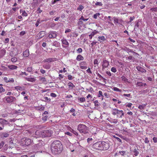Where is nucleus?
<instances>
[{"instance_id":"51","label":"nucleus","mask_w":157,"mask_h":157,"mask_svg":"<svg viewBox=\"0 0 157 157\" xmlns=\"http://www.w3.org/2000/svg\"><path fill=\"white\" fill-rule=\"evenodd\" d=\"M5 90L3 89V87L2 86L0 87V93H1L2 92H4Z\"/></svg>"},{"instance_id":"8","label":"nucleus","mask_w":157,"mask_h":157,"mask_svg":"<svg viewBox=\"0 0 157 157\" xmlns=\"http://www.w3.org/2000/svg\"><path fill=\"white\" fill-rule=\"evenodd\" d=\"M109 65V62L105 59H104L102 63V70L108 67Z\"/></svg>"},{"instance_id":"21","label":"nucleus","mask_w":157,"mask_h":157,"mask_svg":"<svg viewBox=\"0 0 157 157\" xmlns=\"http://www.w3.org/2000/svg\"><path fill=\"white\" fill-rule=\"evenodd\" d=\"M136 84L138 86L141 87L143 86H147V84L146 83L143 84L141 82H137Z\"/></svg>"},{"instance_id":"35","label":"nucleus","mask_w":157,"mask_h":157,"mask_svg":"<svg viewBox=\"0 0 157 157\" xmlns=\"http://www.w3.org/2000/svg\"><path fill=\"white\" fill-rule=\"evenodd\" d=\"M98 93L99 95H98V97H100V96H101L102 97V100H103V96L102 95V92L100 90L99 91Z\"/></svg>"},{"instance_id":"44","label":"nucleus","mask_w":157,"mask_h":157,"mask_svg":"<svg viewBox=\"0 0 157 157\" xmlns=\"http://www.w3.org/2000/svg\"><path fill=\"white\" fill-rule=\"evenodd\" d=\"M95 5L96 6H102V4L101 2H97L95 3Z\"/></svg>"},{"instance_id":"29","label":"nucleus","mask_w":157,"mask_h":157,"mask_svg":"<svg viewBox=\"0 0 157 157\" xmlns=\"http://www.w3.org/2000/svg\"><path fill=\"white\" fill-rule=\"evenodd\" d=\"M94 105L96 106H98L99 104L98 102V100H96L94 101Z\"/></svg>"},{"instance_id":"31","label":"nucleus","mask_w":157,"mask_h":157,"mask_svg":"<svg viewBox=\"0 0 157 157\" xmlns=\"http://www.w3.org/2000/svg\"><path fill=\"white\" fill-rule=\"evenodd\" d=\"M145 105H139V106L138 107V108L140 109H141V110L144 109V108L145 107Z\"/></svg>"},{"instance_id":"4","label":"nucleus","mask_w":157,"mask_h":157,"mask_svg":"<svg viewBox=\"0 0 157 157\" xmlns=\"http://www.w3.org/2000/svg\"><path fill=\"white\" fill-rule=\"evenodd\" d=\"M102 143L100 142H97L93 145V147L96 150H102Z\"/></svg>"},{"instance_id":"19","label":"nucleus","mask_w":157,"mask_h":157,"mask_svg":"<svg viewBox=\"0 0 157 157\" xmlns=\"http://www.w3.org/2000/svg\"><path fill=\"white\" fill-rule=\"evenodd\" d=\"M83 57L81 55H78L77 57L76 60L78 61H80L81 60H83Z\"/></svg>"},{"instance_id":"2","label":"nucleus","mask_w":157,"mask_h":157,"mask_svg":"<svg viewBox=\"0 0 157 157\" xmlns=\"http://www.w3.org/2000/svg\"><path fill=\"white\" fill-rule=\"evenodd\" d=\"M78 130L81 133L86 134L88 133V128L86 125L83 124H79L78 126Z\"/></svg>"},{"instance_id":"64","label":"nucleus","mask_w":157,"mask_h":157,"mask_svg":"<svg viewBox=\"0 0 157 157\" xmlns=\"http://www.w3.org/2000/svg\"><path fill=\"white\" fill-rule=\"evenodd\" d=\"M151 10L154 11H157V8H151Z\"/></svg>"},{"instance_id":"30","label":"nucleus","mask_w":157,"mask_h":157,"mask_svg":"<svg viewBox=\"0 0 157 157\" xmlns=\"http://www.w3.org/2000/svg\"><path fill=\"white\" fill-rule=\"evenodd\" d=\"M43 117H42V120H43L44 121H46L47 120V119L48 118V116L47 115H44V116H43Z\"/></svg>"},{"instance_id":"22","label":"nucleus","mask_w":157,"mask_h":157,"mask_svg":"<svg viewBox=\"0 0 157 157\" xmlns=\"http://www.w3.org/2000/svg\"><path fill=\"white\" fill-rule=\"evenodd\" d=\"M113 110H114V111H115V112H112V114L113 115H115L117 114H119V110H118L117 109H113Z\"/></svg>"},{"instance_id":"59","label":"nucleus","mask_w":157,"mask_h":157,"mask_svg":"<svg viewBox=\"0 0 157 157\" xmlns=\"http://www.w3.org/2000/svg\"><path fill=\"white\" fill-rule=\"evenodd\" d=\"M80 68L82 69H86L87 68V67L86 66H83L81 65Z\"/></svg>"},{"instance_id":"40","label":"nucleus","mask_w":157,"mask_h":157,"mask_svg":"<svg viewBox=\"0 0 157 157\" xmlns=\"http://www.w3.org/2000/svg\"><path fill=\"white\" fill-rule=\"evenodd\" d=\"M100 15L99 13H96V14H94L93 17L95 19H96L98 16H99Z\"/></svg>"},{"instance_id":"49","label":"nucleus","mask_w":157,"mask_h":157,"mask_svg":"<svg viewBox=\"0 0 157 157\" xmlns=\"http://www.w3.org/2000/svg\"><path fill=\"white\" fill-rule=\"evenodd\" d=\"M97 75L98 76L99 78H102L104 80H105V79L103 78V77L101 76V75H100L98 73L97 74Z\"/></svg>"},{"instance_id":"12","label":"nucleus","mask_w":157,"mask_h":157,"mask_svg":"<svg viewBox=\"0 0 157 157\" xmlns=\"http://www.w3.org/2000/svg\"><path fill=\"white\" fill-rule=\"evenodd\" d=\"M8 122L2 118H0V124L2 125V126L4 127V125L8 124Z\"/></svg>"},{"instance_id":"24","label":"nucleus","mask_w":157,"mask_h":157,"mask_svg":"<svg viewBox=\"0 0 157 157\" xmlns=\"http://www.w3.org/2000/svg\"><path fill=\"white\" fill-rule=\"evenodd\" d=\"M26 79L29 81L31 82H34L36 80L34 78H25Z\"/></svg>"},{"instance_id":"42","label":"nucleus","mask_w":157,"mask_h":157,"mask_svg":"<svg viewBox=\"0 0 157 157\" xmlns=\"http://www.w3.org/2000/svg\"><path fill=\"white\" fill-rule=\"evenodd\" d=\"M121 78L122 79V80L124 81H127L128 80V79L124 76H122L121 77Z\"/></svg>"},{"instance_id":"47","label":"nucleus","mask_w":157,"mask_h":157,"mask_svg":"<svg viewBox=\"0 0 157 157\" xmlns=\"http://www.w3.org/2000/svg\"><path fill=\"white\" fill-rule=\"evenodd\" d=\"M80 65L83 66H86V63L85 62H82L80 63Z\"/></svg>"},{"instance_id":"55","label":"nucleus","mask_w":157,"mask_h":157,"mask_svg":"<svg viewBox=\"0 0 157 157\" xmlns=\"http://www.w3.org/2000/svg\"><path fill=\"white\" fill-rule=\"evenodd\" d=\"M94 64H98V61L97 59L94 60Z\"/></svg>"},{"instance_id":"6","label":"nucleus","mask_w":157,"mask_h":157,"mask_svg":"<svg viewBox=\"0 0 157 157\" xmlns=\"http://www.w3.org/2000/svg\"><path fill=\"white\" fill-rule=\"evenodd\" d=\"M101 143H102V145H101L102 150H106L109 148V145L108 143L103 141L101 142Z\"/></svg>"},{"instance_id":"10","label":"nucleus","mask_w":157,"mask_h":157,"mask_svg":"<svg viewBox=\"0 0 157 157\" xmlns=\"http://www.w3.org/2000/svg\"><path fill=\"white\" fill-rule=\"evenodd\" d=\"M9 134L8 133L2 132L0 133V136L2 138L4 139L8 137Z\"/></svg>"},{"instance_id":"39","label":"nucleus","mask_w":157,"mask_h":157,"mask_svg":"<svg viewBox=\"0 0 157 157\" xmlns=\"http://www.w3.org/2000/svg\"><path fill=\"white\" fill-rule=\"evenodd\" d=\"M111 71L113 72H115L117 71V69H116V68L115 67H112L111 68Z\"/></svg>"},{"instance_id":"34","label":"nucleus","mask_w":157,"mask_h":157,"mask_svg":"<svg viewBox=\"0 0 157 157\" xmlns=\"http://www.w3.org/2000/svg\"><path fill=\"white\" fill-rule=\"evenodd\" d=\"M113 90L116 91L117 92H121V90L119 89V88L116 87H114L113 88Z\"/></svg>"},{"instance_id":"50","label":"nucleus","mask_w":157,"mask_h":157,"mask_svg":"<svg viewBox=\"0 0 157 157\" xmlns=\"http://www.w3.org/2000/svg\"><path fill=\"white\" fill-rule=\"evenodd\" d=\"M79 100L81 102H84L85 101V99L84 98H81Z\"/></svg>"},{"instance_id":"54","label":"nucleus","mask_w":157,"mask_h":157,"mask_svg":"<svg viewBox=\"0 0 157 157\" xmlns=\"http://www.w3.org/2000/svg\"><path fill=\"white\" fill-rule=\"evenodd\" d=\"M11 60L13 62H15L17 61V59L16 58H13L11 59Z\"/></svg>"},{"instance_id":"9","label":"nucleus","mask_w":157,"mask_h":157,"mask_svg":"<svg viewBox=\"0 0 157 157\" xmlns=\"http://www.w3.org/2000/svg\"><path fill=\"white\" fill-rule=\"evenodd\" d=\"M23 143L26 146H29L31 143V140L28 138H25L24 140Z\"/></svg>"},{"instance_id":"58","label":"nucleus","mask_w":157,"mask_h":157,"mask_svg":"<svg viewBox=\"0 0 157 157\" xmlns=\"http://www.w3.org/2000/svg\"><path fill=\"white\" fill-rule=\"evenodd\" d=\"M37 11H38L37 13H40L42 11V10H40V8L39 7L37 9Z\"/></svg>"},{"instance_id":"14","label":"nucleus","mask_w":157,"mask_h":157,"mask_svg":"<svg viewBox=\"0 0 157 157\" xmlns=\"http://www.w3.org/2000/svg\"><path fill=\"white\" fill-rule=\"evenodd\" d=\"M98 38V40L101 42L102 41H104L106 40L107 39V37H105L104 36H99Z\"/></svg>"},{"instance_id":"52","label":"nucleus","mask_w":157,"mask_h":157,"mask_svg":"<svg viewBox=\"0 0 157 157\" xmlns=\"http://www.w3.org/2000/svg\"><path fill=\"white\" fill-rule=\"evenodd\" d=\"M77 51L78 53H80L82 52V49L81 48H79L77 50Z\"/></svg>"},{"instance_id":"38","label":"nucleus","mask_w":157,"mask_h":157,"mask_svg":"<svg viewBox=\"0 0 157 157\" xmlns=\"http://www.w3.org/2000/svg\"><path fill=\"white\" fill-rule=\"evenodd\" d=\"M126 151H119V153L120 154L122 155H124L125 154Z\"/></svg>"},{"instance_id":"3","label":"nucleus","mask_w":157,"mask_h":157,"mask_svg":"<svg viewBox=\"0 0 157 157\" xmlns=\"http://www.w3.org/2000/svg\"><path fill=\"white\" fill-rule=\"evenodd\" d=\"M40 133L42 137H51L52 132L51 130H46L41 131Z\"/></svg>"},{"instance_id":"43","label":"nucleus","mask_w":157,"mask_h":157,"mask_svg":"<svg viewBox=\"0 0 157 157\" xmlns=\"http://www.w3.org/2000/svg\"><path fill=\"white\" fill-rule=\"evenodd\" d=\"M5 144L4 142L3 141H2L0 143V149L3 146V145Z\"/></svg>"},{"instance_id":"61","label":"nucleus","mask_w":157,"mask_h":157,"mask_svg":"<svg viewBox=\"0 0 157 157\" xmlns=\"http://www.w3.org/2000/svg\"><path fill=\"white\" fill-rule=\"evenodd\" d=\"M55 12V11L54 10L52 11L49 12V13L50 15H52Z\"/></svg>"},{"instance_id":"53","label":"nucleus","mask_w":157,"mask_h":157,"mask_svg":"<svg viewBox=\"0 0 157 157\" xmlns=\"http://www.w3.org/2000/svg\"><path fill=\"white\" fill-rule=\"evenodd\" d=\"M38 108V109L39 110H43L44 109V106L39 107Z\"/></svg>"},{"instance_id":"33","label":"nucleus","mask_w":157,"mask_h":157,"mask_svg":"<svg viewBox=\"0 0 157 157\" xmlns=\"http://www.w3.org/2000/svg\"><path fill=\"white\" fill-rule=\"evenodd\" d=\"M83 6L82 5H79L77 9L78 10L81 11L83 9Z\"/></svg>"},{"instance_id":"41","label":"nucleus","mask_w":157,"mask_h":157,"mask_svg":"<svg viewBox=\"0 0 157 157\" xmlns=\"http://www.w3.org/2000/svg\"><path fill=\"white\" fill-rule=\"evenodd\" d=\"M40 79L43 82L46 81V80L45 78L44 77H41L40 78Z\"/></svg>"},{"instance_id":"18","label":"nucleus","mask_w":157,"mask_h":157,"mask_svg":"<svg viewBox=\"0 0 157 157\" xmlns=\"http://www.w3.org/2000/svg\"><path fill=\"white\" fill-rule=\"evenodd\" d=\"M6 53V50L5 49H3L0 51V56L1 57L4 56Z\"/></svg>"},{"instance_id":"36","label":"nucleus","mask_w":157,"mask_h":157,"mask_svg":"<svg viewBox=\"0 0 157 157\" xmlns=\"http://www.w3.org/2000/svg\"><path fill=\"white\" fill-rule=\"evenodd\" d=\"M114 23H118V19L116 17H113Z\"/></svg>"},{"instance_id":"37","label":"nucleus","mask_w":157,"mask_h":157,"mask_svg":"<svg viewBox=\"0 0 157 157\" xmlns=\"http://www.w3.org/2000/svg\"><path fill=\"white\" fill-rule=\"evenodd\" d=\"M27 71L29 72H31L32 71V68L31 67H28L27 69Z\"/></svg>"},{"instance_id":"11","label":"nucleus","mask_w":157,"mask_h":157,"mask_svg":"<svg viewBox=\"0 0 157 157\" xmlns=\"http://www.w3.org/2000/svg\"><path fill=\"white\" fill-rule=\"evenodd\" d=\"M56 60L55 58H50L44 59L43 62L44 63H49L54 61Z\"/></svg>"},{"instance_id":"32","label":"nucleus","mask_w":157,"mask_h":157,"mask_svg":"<svg viewBox=\"0 0 157 157\" xmlns=\"http://www.w3.org/2000/svg\"><path fill=\"white\" fill-rule=\"evenodd\" d=\"M68 85L69 87H74L75 86L73 83L71 82H69Z\"/></svg>"},{"instance_id":"46","label":"nucleus","mask_w":157,"mask_h":157,"mask_svg":"<svg viewBox=\"0 0 157 157\" xmlns=\"http://www.w3.org/2000/svg\"><path fill=\"white\" fill-rule=\"evenodd\" d=\"M26 32L25 31H21L20 33V35L21 36H22L25 34Z\"/></svg>"},{"instance_id":"57","label":"nucleus","mask_w":157,"mask_h":157,"mask_svg":"<svg viewBox=\"0 0 157 157\" xmlns=\"http://www.w3.org/2000/svg\"><path fill=\"white\" fill-rule=\"evenodd\" d=\"M132 105V104L131 103H128V104H126V107H130L131 106V105Z\"/></svg>"},{"instance_id":"13","label":"nucleus","mask_w":157,"mask_h":157,"mask_svg":"<svg viewBox=\"0 0 157 157\" xmlns=\"http://www.w3.org/2000/svg\"><path fill=\"white\" fill-rule=\"evenodd\" d=\"M136 68L139 71H140L142 72H145L146 71V70L144 69L143 67H141L140 66H138L136 67Z\"/></svg>"},{"instance_id":"7","label":"nucleus","mask_w":157,"mask_h":157,"mask_svg":"<svg viewBox=\"0 0 157 157\" xmlns=\"http://www.w3.org/2000/svg\"><path fill=\"white\" fill-rule=\"evenodd\" d=\"M49 33L48 37L50 38H54L56 37L57 35L56 32H50Z\"/></svg>"},{"instance_id":"15","label":"nucleus","mask_w":157,"mask_h":157,"mask_svg":"<svg viewBox=\"0 0 157 157\" xmlns=\"http://www.w3.org/2000/svg\"><path fill=\"white\" fill-rule=\"evenodd\" d=\"M45 35V32L44 31L40 32L38 35L37 36L40 38H41L44 36Z\"/></svg>"},{"instance_id":"26","label":"nucleus","mask_w":157,"mask_h":157,"mask_svg":"<svg viewBox=\"0 0 157 157\" xmlns=\"http://www.w3.org/2000/svg\"><path fill=\"white\" fill-rule=\"evenodd\" d=\"M134 155L135 156H137L139 154V152L137 151L136 148H135L133 151Z\"/></svg>"},{"instance_id":"23","label":"nucleus","mask_w":157,"mask_h":157,"mask_svg":"<svg viewBox=\"0 0 157 157\" xmlns=\"http://www.w3.org/2000/svg\"><path fill=\"white\" fill-rule=\"evenodd\" d=\"M61 41L63 44L67 45H69L68 42L65 39H62Z\"/></svg>"},{"instance_id":"63","label":"nucleus","mask_w":157,"mask_h":157,"mask_svg":"<svg viewBox=\"0 0 157 157\" xmlns=\"http://www.w3.org/2000/svg\"><path fill=\"white\" fill-rule=\"evenodd\" d=\"M153 140L155 143H156L157 142V138L155 137H154L153 138Z\"/></svg>"},{"instance_id":"20","label":"nucleus","mask_w":157,"mask_h":157,"mask_svg":"<svg viewBox=\"0 0 157 157\" xmlns=\"http://www.w3.org/2000/svg\"><path fill=\"white\" fill-rule=\"evenodd\" d=\"M43 67L44 68L49 69L50 68L51 65L48 63H46L43 65Z\"/></svg>"},{"instance_id":"28","label":"nucleus","mask_w":157,"mask_h":157,"mask_svg":"<svg viewBox=\"0 0 157 157\" xmlns=\"http://www.w3.org/2000/svg\"><path fill=\"white\" fill-rule=\"evenodd\" d=\"M110 122L111 123L114 124H117L118 122V121L116 119L111 120Z\"/></svg>"},{"instance_id":"25","label":"nucleus","mask_w":157,"mask_h":157,"mask_svg":"<svg viewBox=\"0 0 157 157\" xmlns=\"http://www.w3.org/2000/svg\"><path fill=\"white\" fill-rule=\"evenodd\" d=\"M9 69L11 70L16 69L17 68V66L13 65H11L8 66Z\"/></svg>"},{"instance_id":"27","label":"nucleus","mask_w":157,"mask_h":157,"mask_svg":"<svg viewBox=\"0 0 157 157\" xmlns=\"http://www.w3.org/2000/svg\"><path fill=\"white\" fill-rule=\"evenodd\" d=\"M98 33L97 32H95L94 31L92 32L91 34L89 35L90 39H91L93 36L95 34H96L97 33Z\"/></svg>"},{"instance_id":"1","label":"nucleus","mask_w":157,"mask_h":157,"mask_svg":"<svg viewBox=\"0 0 157 157\" xmlns=\"http://www.w3.org/2000/svg\"><path fill=\"white\" fill-rule=\"evenodd\" d=\"M63 149L62 143L59 140H56L53 142L51 145V150L54 154L60 153Z\"/></svg>"},{"instance_id":"16","label":"nucleus","mask_w":157,"mask_h":157,"mask_svg":"<svg viewBox=\"0 0 157 157\" xmlns=\"http://www.w3.org/2000/svg\"><path fill=\"white\" fill-rule=\"evenodd\" d=\"M125 51H126L128 52H131L134 54H135V55H138L137 53L134 52L131 49L128 48H127V47H126V48L125 49Z\"/></svg>"},{"instance_id":"62","label":"nucleus","mask_w":157,"mask_h":157,"mask_svg":"<svg viewBox=\"0 0 157 157\" xmlns=\"http://www.w3.org/2000/svg\"><path fill=\"white\" fill-rule=\"evenodd\" d=\"M97 43V42H96V41H93L92 42V43L91 44V46L92 47L94 45L96 44Z\"/></svg>"},{"instance_id":"5","label":"nucleus","mask_w":157,"mask_h":157,"mask_svg":"<svg viewBox=\"0 0 157 157\" xmlns=\"http://www.w3.org/2000/svg\"><path fill=\"white\" fill-rule=\"evenodd\" d=\"M6 101L8 103H11L15 100V98L13 96H9L6 97L5 98Z\"/></svg>"},{"instance_id":"45","label":"nucleus","mask_w":157,"mask_h":157,"mask_svg":"<svg viewBox=\"0 0 157 157\" xmlns=\"http://www.w3.org/2000/svg\"><path fill=\"white\" fill-rule=\"evenodd\" d=\"M78 24L80 25H83V22L82 20H79L78 22Z\"/></svg>"},{"instance_id":"48","label":"nucleus","mask_w":157,"mask_h":157,"mask_svg":"<svg viewBox=\"0 0 157 157\" xmlns=\"http://www.w3.org/2000/svg\"><path fill=\"white\" fill-rule=\"evenodd\" d=\"M44 99L45 100V101H51V99L50 98H48L47 97H44Z\"/></svg>"},{"instance_id":"56","label":"nucleus","mask_w":157,"mask_h":157,"mask_svg":"<svg viewBox=\"0 0 157 157\" xmlns=\"http://www.w3.org/2000/svg\"><path fill=\"white\" fill-rule=\"evenodd\" d=\"M50 95L52 97H56V95L54 93H51Z\"/></svg>"},{"instance_id":"60","label":"nucleus","mask_w":157,"mask_h":157,"mask_svg":"<svg viewBox=\"0 0 157 157\" xmlns=\"http://www.w3.org/2000/svg\"><path fill=\"white\" fill-rule=\"evenodd\" d=\"M117 140L119 141V142H121V140L119 138L117 137L114 136V137Z\"/></svg>"},{"instance_id":"17","label":"nucleus","mask_w":157,"mask_h":157,"mask_svg":"<svg viewBox=\"0 0 157 157\" xmlns=\"http://www.w3.org/2000/svg\"><path fill=\"white\" fill-rule=\"evenodd\" d=\"M29 55V51L28 50H26L23 52V55L24 57H27Z\"/></svg>"}]
</instances>
